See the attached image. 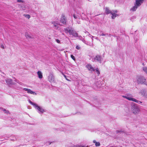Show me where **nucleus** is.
Instances as JSON below:
<instances>
[{
    "mask_svg": "<svg viewBox=\"0 0 147 147\" xmlns=\"http://www.w3.org/2000/svg\"><path fill=\"white\" fill-rule=\"evenodd\" d=\"M69 147H76V145H72L70 146Z\"/></svg>",
    "mask_w": 147,
    "mask_h": 147,
    "instance_id": "33",
    "label": "nucleus"
},
{
    "mask_svg": "<svg viewBox=\"0 0 147 147\" xmlns=\"http://www.w3.org/2000/svg\"><path fill=\"white\" fill-rule=\"evenodd\" d=\"M92 40H93V38H92Z\"/></svg>",
    "mask_w": 147,
    "mask_h": 147,
    "instance_id": "42",
    "label": "nucleus"
},
{
    "mask_svg": "<svg viewBox=\"0 0 147 147\" xmlns=\"http://www.w3.org/2000/svg\"><path fill=\"white\" fill-rule=\"evenodd\" d=\"M0 110L2 111H4L5 113H9V111H6L5 109H3L2 108H0Z\"/></svg>",
    "mask_w": 147,
    "mask_h": 147,
    "instance_id": "21",
    "label": "nucleus"
},
{
    "mask_svg": "<svg viewBox=\"0 0 147 147\" xmlns=\"http://www.w3.org/2000/svg\"><path fill=\"white\" fill-rule=\"evenodd\" d=\"M94 37L93 36H92V38L93 37Z\"/></svg>",
    "mask_w": 147,
    "mask_h": 147,
    "instance_id": "40",
    "label": "nucleus"
},
{
    "mask_svg": "<svg viewBox=\"0 0 147 147\" xmlns=\"http://www.w3.org/2000/svg\"><path fill=\"white\" fill-rule=\"evenodd\" d=\"M95 39H96L98 40L97 38V37H95Z\"/></svg>",
    "mask_w": 147,
    "mask_h": 147,
    "instance_id": "37",
    "label": "nucleus"
},
{
    "mask_svg": "<svg viewBox=\"0 0 147 147\" xmlns=\"http://www.w3.org/2000/svg\"><path fill=\"white\" fill-rule=\"evenodd\" d=\"M136 80L138 84H146V81L145 78L142 76H138L136 78Z\"/></svg>",
    "mask_w": 147,
    "mask_h": 147,
    "instance_id": "3",
    "label": "nucleus"
},
{
    "mask_svg": "<svg viewBox=\"0 0 147 147\" xmlns=\"http://www.w3.org/2000/svg\"><path fill=\"white\" fill-rule=\"evenodd\" d=\"M76 147H88V146H83L79 145H76Z\"/></svg>",
    "mask_w": 147,
    "mask_h": 147,
    "instance_id": "24",
    "label": "nucleus"
},
{
    "mask_svg": "<svg viewBox=\"0 0 147 147\" xmlns=\"http://www.w3.org/2000/svg\"><path fill=\"white\" fill-rule=\"evenodd\" d=\"M78 24H80V22H78Z\"/></svg>",
    "mask_w": 147,
    "mask_h": 147,
    "instance_id": "41",
    "label": "nucleus"
},
{
    "mask_svg": "<svg viewBox=\"0 0 147 147\" xmlns=\"http://www.w3.org/2000/svg\"><path fill=\"white\" fill-rule=\"evenodd\" d=\"M117 11L115 10L111 11V13L112 15L111 18L113 19H114L118 15L117 14Z\"/></svg>",
    "mask_w": 147,
    "mask_h": 147,
    "instance_id": "7",
    "label": "nucleus"
},
{
    "mask_svg": "<svg viewBox=\"0 0 147 147\" xmlns=\"http://www.w3.org/2000/svg\"><path fill=\"white\" fill-rule=\"evenodd\" d=\"M5 81L7 85H9L15 84V82L13 81L10 78L6 79Z\"/></svg>",
    "mask_w": 147,
    "mask_h": 147,
    "instance_id": "5",
    "label": "nucleus"
},
{
    "mask_svg": "<svg viewBox=\"0 0 147 147\" xmlns=\"http://www.w3.org/2000/svg\"><path fill=\"white\" fill-rule=\"evenodd\" d=\"M52 24H53L55 29H57L59 28V25L57 22L54 21L53 22H52Z\"/></svg>",
    "mask_w": 147,
    "mask_h": 147,
    "instance_id": "13",
    "label": "nucleus"
},
{
    "mask_svg": "<svg viewBox=\"0 0 147 147\" xmlns=\"http://www.w3.org/2000/svg\"><path fill=\"white\" fill-rule=\"evenodd\" d=\"M24 16L28 19H29L30 17V16L28 14H24Z\"/></svg>",
    "mask_w": 147,
    "mask_h": 147,
    "instance_id": "22",
    "label": "nucleus"
},
{
    "mask_svg": "<svg viewBox=\"0 0 147 147\" xmlns=\"http://www.w3.org/2000/svg\"><path fill=\"white\" fill-rule=\"evenodd\" d=\"M93 143L95 144V145L96 146H98L100 145V143L99 142H96L95 140H94L93 141Z\"/></svg>",
    "mask_w": 147,
    "mask_h": 147,
    "instance_id": "18",
    "label": "nucleus"
},
{
    "mask_svg": "<svg viewBox=\"0 0 147 147\" xmlns=\"http://www.w3.org/2000/svg\"><path fill=\"white\" fill-rule=\"evenodd\" d=\"M95 71L97 75L98 76L100 74V72L98 69V68H97L95 69Z\"/></svg>",
    "mask_w": 147,
    "mask_h": 147,
    "instance_id": "20",
    "label": "nucleus"
},
{
    "mask_svg": "<svg viewBox=\"0 0 147 147\" xmlns=\"http://www.w3.org/2000/svg\"><path fill=\"white\" fill-rule=\"evenodd\" d=\"M76 48L77 49L79 50L80 49V47L79 46L77 45L76 46Z\"/></svg>",
    "mask_w": 147,
    "mask_h": 147,
    "instance_id": "28",
    "label": "nucleus"
},
{
    "mask_svg": "<svg viewBox=\"0 0 147 147\" xmlns=\"http://www.w3.org/2000/svg\"><path fill=\"white\" fill-rule=\"evenodd\" d=\"M111 11L109 9L108 7H106L105 8V13L106 14H109L111 13Z\"/></svg>",
    "mask_w": 147,
    "mask_h": 147,
    "instance_id": "16",
    "label": "nucleus"
},
{
    "mask_svg": "<svg viewBox=\"0 0 147 147\" xmlns=\"http://www.w3.org/2000/svg\"><path fill=\"white\" fill-rule=\"evenodd\" d=\"M122 97L125 98H126L128 100L130 101H132L138 104H141L142 103V102L140 101H139L137 100L135 98H133L131 96H130L129 95L127 96H123Z\"/></svg>",
    "mask_w": 147,
    "mask_h": 147,
    "instance_id": "4",
    "label": "nucleus"
},
{
    "mask_svg": "<svg viewBox=\"0 0 147 147\" xmlns=\"http://www.w3.org/2000/svg\"><path fill=\"white\" fill-rule=\"evenodd\" d=\"M17 2L20 3L23 2V1L22 0H17Z\"/></svg>",
    "mask_w": 147,
    "mask_h": 147,
    "instance_id": "31",
    "label": "nucleus"
},
{
    "mask_svg": "<svg viewBox=\"0 0 147 147\" xmlns=\"http://www.w3.org/2000/svg\"><path fill=\"white\" fill-rule=\"evenodd\" d=\"M65 32L66 33H67L68 32L69 33V30H70L69 29L66 28H65Z\"/></svg>",
    "mask_w": 147,
    "mask_h": 147,
    "instance_id": "26",
    "label": "nucleus"
},
{
    "mask_svg": "<svg viewBox=\"0 0 147 147\" xmlns=\"http://www.w3.org/2000/svg\"><path fill=\"white\" fill-rule=\"evenodd\" d=\"M105 35H106L105 34L102 33L100 35L102 36H105Z\"/></svg>",
    "mask_w": 147,
    "mask_h": 147,
    "instance_id": "34",
    "label": "nucleus"
},
{
    "mask_svg": "<svg viewBox=\"0 0 147 147\" xmlns=\"http://www.w3.org/2000/svg\"><path fill=\"white\" fill-rule=\"evenodd\" d=\"M143 71L146 74H147V66L143 67L142 68Z\"/></svg>",
    "mask_w": 147,
    "mask_h": 147,
    "instance_id": "19",
    "label": "nucleus"
},
{
    "mask_svg": "<svg viewBox=\"0 0 147 147\" xmlns=\"http://www.w3.org/2000/svg\"><path fill=\"white\" fill-rule=\"evenodd\" d=\"M48 80L50 82H53L54 81L53 76L52 74H51L48 77Z\"/></svg>",
    "mask_w": 147,
    "mask_h": 147,
    "instance_id": "9",
    "label": "nucleus"
},
{
    "mask_svg": "<svg viewBox=\"0 0 147 147\" xmlns=\"http://www.w3.org/2000/svg\"><path fill=\"white\" fill-rule=\"evenodd\" d=\"M69 31V33L70 35H72L73 33L75 31H74L73 30H70Z\"/></svg>",
    "mask_w": 147,
    "mask_h": 147,
    "instance_id": "25",
    "label": "nucleus"
},
{
    "mask_svg": "<svg viewBox=\"0 0 147 147\" xmlns=\"http://www.w3.org/2000/svg\"><path fill=\"white\" fill-rule=\"evenodd\" d=\"M74 17L75 19L79 18V17L77 16H76L75 15H74Z\"/></svg>",
    "mask_w": 147,
    "mask_h": 147,
    "instance_id": "29",
    "label": "nucleus"
},
{
    "mask_svg": "<svg viewBox=\"0 0 147 147\" xmlns=\"http://www.w3.org/2000/svg\"><path fill=\"white\" fill-rule=\"evenodd\" d=\"M139 93L141 95L143 96H146V91L145 89L141 90L139 92Z\"/></svg>",
    "mask_w": 147,
    "mask_h": 147,
    "instance_id": "12",
    "label": "nucleus"
},
{
    "mask_svg": "<svg viewBox=\"0 0 147 147\" xmlns=\"http://www.w3.org/2000/svg\"><path fill=\"white\" fill-rule=\"evenodd\" d=\"M23 90H25V91H27V92H28V90H29V89H28V88H23Z\"/></svg>",
    "mask_w": 147,
    "mask_h": 147,
    "instance_id": "30",
    "label": "nucleus"
},
{
    "mask_svg": "<svg viewBox=\"0 0 147 147\" xmlns=\"http://www.w3.org/2000/svg\"><path fill=\"white\" fill-rule=\"evenodd\" d=\"M72 35L74 37H77L78 36V34L75 31L74 32Z\"/></svg>",
    "mask_w": 147,
    "mask_h": 147,
    "instance_id": "23",
    "label": "nucleus"
},
{
    "mask_svg": "<svg viewBox=\"0 0 147 147\" xmlns=\"http://www.w3.org/2000/svg\"><path fill=\"white\" fill-rule=\"evenodd\" d=\"M1 48L3 49H4V46L3 45H2L1 46Z\"/></svg>",
    "mask_w": 147,
    "mask_h": 147,
    "instance_id": "35",
    "label": "nucleus"
},
{
    "mask_svg": "<svg viewBox=\"0 0 147 147\" xmlns=\"http://www.w3.org/2000/svg\"><path fill=\"white\" fill-rule=\"evenodd\" d=\"M29 102L37 110L38 112L40 114H42L46 112V110L42 107L39 106L36 103H34L31 101L30 100H29Z\"/></svg>",
    "mask_w": 147,
    "mask_h": 147,
    "instance_id": "1",
    "label": "nucleus"
},
{
    "mask_svg": "<svg viewBox=\"0 0 147 147\" xmlns=\"http://www.w3.org/2000/svg\"><path fill=\"white\" fill-rule=\"evenodd\" d=\"M142 65H143V66H144V63H143L142 64Z\"/></svg>",
    "mask_w": 147,
    "mask_h": 147,
    "instance_id": "38",
    "label": "nucleus"
},
{
    "mask_svg": "<svg viewBox=\"0 0 147 147\" xmlns=\"http://www.w3.org/2000/svg\"><path fill=\"white\" fill-rule=\"evenodd\" d=\"M139 7L138 6L136 5L135 4L134 6L132 7L130 9V11H135L138 8V7Z\"/></svg>",
    "mask_w": 147,
    "mask_h": 147,
    "instance_id": "15",
    "label": "nucleus"
},
{
    "mask_svg": "<svg viewBox=\"0 0 147 147\" xmlns=\"http://www.w3.org/2000/svg\"><path fill=\"white\" fill-rule=\"evenodd\" d=\"M64 76L65 78H66V76L65 75Z\"/></svg>",
    "mask_w": 147,
    "mask_h": 147,
    "instance_id": "39",
    "label": "nucleus"
},
{
    "mask_svg": "<svg viewBox=\"0 0 147 147\" xmlns=\"http://www.w3.org/2000/svg\"><path fill=\"white\" fill-rule=\"evenodd\" d=\"M131 110L132 113L134 115L139 114L140 112V108L135 104H134L131 105Z\"/></svg>",
    "mask_w": 147,
    "mask_h": 147,
    "instance_id": "2",
    "label": "nucleus"
},
{
    "mask_svg": "<svg viewBox=\"0 0 147 147\" xmlns=\"http://www.w3.org/2000/svg\"><path fill=\"white\" fill-rule=\"evenodd\" d=\"M27 92L28 93H29L31 94H33V95H36L37 94L36 93V92H35L34 91H33L31 90H30V89H29Z\"/></svg>",
    "mask_w": 147,
    "mask_h": 147,
    "instance_id": "17",
    "label": "nucleus"
},
{
    "mask_svg": "<svg viewBox=\"0 0 147 147\" xmlns=\"http://www.w3.org/2000/svg\"><path fill=\"white\" fill-rule=\"evenodd\" d=\"M144 0H135L136 5L139 7L143 3Z\"/></svg>",
    "mask_w": 147,
    "mask_h": 147,
    "instance_id": "8",
    "label": "nucleus"
},
{
    "mask_svg": "<svg viewBox=\"0 0 147 147\" xmlns=\"http://www.w3.org/2000/svg\"><path fill=\"white\" fill-rule=\"evenodd\" d=\"M56 42L58 43H60V40H59V39H57L56 40Z\"/></svg>",
    "mask_w": 147,
    "mask_h": 147,
    "instance_id": "32",
    "label": "nucleus"
},
{
    "mask_svg": "<svg viewBox=\"0 0 147 147\" xmlns=\"http://www.w3.org/2000/svg\"><path fill=\"white\" fill-rule=\"evenodd\" d=\"M60 22L63 24H65L66 22V20L65 17L64 16H62L60 20Z\"/></svg>",
    "mask_w": 147,
    "mask_h": 147,
    "instance_id": "11",
    "label": "nucleus"
},
{
    "mask_svg": "<svg viewBox=\"0 0 147 147\" xmlns=\"http://www.w3.org/2000/svg\"><path fill=\"white\" fill-rule=\"evenodd\" d=\"M94 61H97L101 63V57L99 55H96L94 58Z\"/></svg>",
    "mask_w": 147,
    "mask_h": 147,
    "instance_id": "10",
    "label": "nucleus"
},
{
    "mask_svg": "<svg viewBox=\"0 0 147 147\" xmlns=\"http://www.w3.org/2000/svg\"><path fill=\"white\" fill-rule=\"evenodd\" d=\"M37 74L38 78L40 79H42L43 77L42 74V72L40 71H38L37 72Z\"/></svg>",
    "mask_w": 147,
    "mask_h": 147,
    "instance_id": "14",
    "label": "nucleus"
},
{
    "mask_svg": "<svg viewBox=\"0 0 147 147\" xmlns=\"http://www.w3.org/2000/svg\"><path fill=\"white\" fill-rule=\"evenodd\" d=\"M86 67L89 71L91 72L95 71L94 69L90 64H87L86 65Z\"/></svg>",
    "mask_w": 147,
    "mask_h": 147,
    "instance_id": "6",
    "label": "nucleus"
},
{
    "mask_svg": "<svg viewBox=\"0 0 147 147\" xmlns=\"http://www.w3.org/2000/svg\"><path fill=\"white\" fill-rule=\"evenodd\" d=\"M71 57L74 60H75V57L73 55H71Z\"/></svg>",
    "mask_w": 147,
    "mask_h": 147,
    "instance_id": "27",
    "label": "nucleus"
},
{
    "mask_svg": "<svg viewBox=\"0 0 147 147\" xmlns=\"http://www.w3.org/2000/svg\"><path fill=\"white\" fill-rule=\"evenodd\" d=\"M66 79L67 80V81H70V80L68 79H67L66 78Z\"/></svg>",
    "mask_w": 147,
    "mask_h": 147,
    "instance_id": "36",
    "label": "nucleus"
}]
</instances>
